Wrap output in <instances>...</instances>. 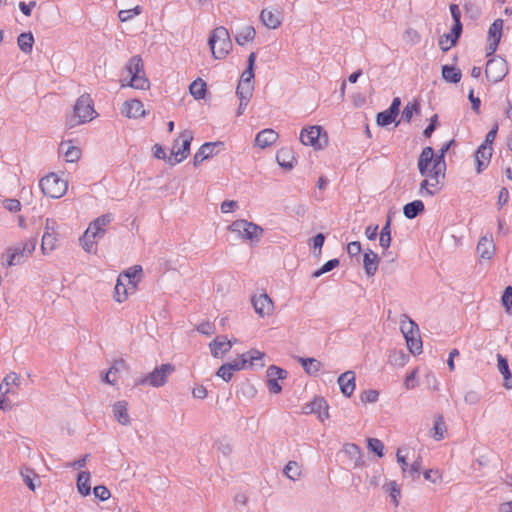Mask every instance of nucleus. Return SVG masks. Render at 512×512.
I'll use <instances>...</instances> for the list:
<instances>
[{"label":"nucleus","mask_w":512,"mask_h":512,"mask_svg":"<svg viewBox=\"0 0 512 512\" xmlns=\"http://www.w3.org/2000/svg\"><path fill=\"white\" fill-rule=\"evenodd\" d=\"M113 414L119 424L124 426L130 424L128 403L125 400L115 402L113 405Z\"/></svg>","instance_id":"obj_25"},{"label":"nucleus","mask_w":512,"mask_h":512,"mask_svg":"<svg viewBox=\"0 0 512 512\" xmlns=\"http://www.w3.org/2000/svg\"><path fill=\"white\" fill-rule=\"evenodd\" d=\"M425 211V205L421 200H414L404 205L403 214L407 219H415Z\"/></svg>","instance_id":"obj_29"},{"label":"nucleus","mask_w":512,"mask_h":512,"mask_svg":"<svg viewBox=\"0 0 512 512\" xmlns=\"http://www.w3.org/2000/svg\"><path fill=\"white\" fill-rule=\"evenodd\" d=\"M125 69L128 74L131 76L142 75L145 73L144 71V63L140 55L132 56L127 64L125 65Z\"/></svg>","instance_id":"obj_30"},{"label":"nucleus","mask_w":512,"mask_h":512,"mask_svg":"<svg viewBox=\"0 0 512 512\" xmlns=\"http://www.w3.org/2000/svg\"><path fill=\"white\" fill-rule=\"evenodd\" d=\"M251 302L255 312L261 317L270 315L274 309L273 302L267 293H261L259 296H253Z\"/></svg>","instance_id":"obj_16"},{"label":"nucleus","mask_w":512,"mask_h":512,"mask_svg":"<svg viewBox=\"0 0 512 512\" xmlns=\"http://www.w3.org/2000/svg\"><path fill=\"white\" fill-rule=\"evenodd\" d=\"M278 134L270 128L264 129L257 133L255 144L260 148H266L276 142Z\"/></svg>","instance_id":"obj_27"},{"label":"nucleus","mask_w":512,"mask_h":512,"mask_svg":"<svg viewBox=\"0 0 512 512\" xmlns=\"http://www.w3.org/2000/svg\"><path fill=\"white\" fill-rule=\"evenodd\" d=\"M497 361H498V370L503 376V386L510 390L512 389V372L510 371L508 360L506 357L501 355L500 353L497 354Z\"/></svg>","instance_id":"obj_26"},{"label":"nucleus","mask_w":512,"mask_h":512,"mask_svg":"<svg viewBox=\"0 0 512 512\" xmlns=\"http://www.w3.org/2000/svg\"><path fill=\"white\" fill-rule=\"evenodd\" d=\"M94 102L88 93L82 94L73 106V115L68 119L70 127L89 122L93 119Z\"/></svg>","instance_id":"obj_2"},{"label":"nucleus","mask_w":512,"mask_h":512,"mask_svg":"<svg viewBox=\"0 0 512 512\" xmlns=\"http://www.w3.org/2000/svg\"><path fill=\"white\" fill-rule=\"evenodd\" d=\"M224 143L221 141L217 142H206L204 143L198 151L195 153L193 157V165L195 167L199 166L204 160L216 155L218 151L216 148L218 146H223Z\"/></svg>","instance_id":"obj_15"},{"label":"nucleus","mask_w":512,"mask_h":512,"mask_svg":"<svg viewBox=\"0 0 512 512\" xmlns=\"http://www.w3.org/2000/svg\"><path fill=\"white\" fill-rule=\"evenodd\" d=\"M339 264H340L339 259H337V258L330 259L327 262H325L319 269L315 270L312 273L311 277L318 278L321 275L332 271L334 268L338 267Z\"/></svg>","instance_id":"obj_48"},{"label":"nucleus","mask_w":512,"mask_h":512,"mask_svg":"<svg viewBox=\"0 0 512 512\" xmlns=\"http://www.w3.org/2000/svg\"><path fill=\"white\" fill-rule=\"evenodd\" d=\"M57 238L55 233H51L48 231H45L42 236V243H41V249L44 254L47 253V251H52L55 248Z\"/></svg>","instance_id":"obj_46"},{"label":"nucleus","mask_w":512,"mask_h":512,"mask_svg":"<svg viewBox=\"0 0 512 512\" xmlns=\"http://www.w3.org/2000/svg\"><path fill=\"white\" fill-rule=\"evenodd\" d=\"M344 452L351 458L355 460V466H360L364 464V460L362 458L361 448L355 443H347L344 445Z\"/></svg>","instance_id":"obj_40"},{"label":"nucleus","mask_w":512,"mask_h":512,"mask_svg":"<svg viewBox=\"0 0 512 512\" xmlns=\"http://www.w3.org/2000/svg\"><path fill=\"white\" fill-rule=\"evenodd\" d=\"M265 354L256 349H251L247 353H243L238 355L237 359L232 362H228L227 365L230 366L231 371H240L246 367V364L249 362L250 366L259 365L260 367L264 366V363H258V361H262Z\"/></svg>","instance_id":"obj_10"},{"label":"nucleus","mask_w":512,"mask_h":512,"mask_svg":"<svg viewBox=\"0 0 512 512\" xmlns=\"http://www.w3.org/2000/svg\"><path fill=\"white\" fill-rule=\"evenodd\" d=\"M379 392L375 389L364 390L360 395L362 403H375L378 400Z\"/></svg>","instance_id":"obj_58"},{"label":"nucleus","mask_w":512,"mask_h":512,"mask_svg":"<svg viewBox=\"0 0 512 512\" xmlns=\"http://www.w3.org/2000/svg\"><path fill=\"white\" fill-rule=\"evenodd\" d=\"M398 114L392 111V109H386L382 112L377 113L376 115V123L380 127H386L393 123Z\"/></svg>","instance_id":"obj_42"},{"label":"nucleus","mask_w":512,"mask_h":512,"mask_svg":"<svg viewBox=\"0 0 512 512\" xmlns=\"http://www.w3.org/2000/svg\"><path fill=\"white\" fill-rule=\"evenodd\" d=\"M454 144H455V140L452 139V140L446 142L445 144H443V146L439 149L438 153L435 155V160H434V168L435 169L442 168V172L445 173V171H446L445 155Z\"/></svg>","instance_id":"obj_35"},{"label":"nucleus","mask_w":512,"mask_h":512,"mask_svg":"<svg viewBox=\"0 0 512 512\" xmlns=\"http://www.w3.org/2000/svg\"><path fill=\"white\" fill-rule=\"evenodd\" d=\"M208 45L215 59H223L232 50V41L228 30L219 26L215 28L209 38Z\"/></svg>","instance_id":"obj_3"},{"label":"nucleus","mask_w":512,"mask_h":512,"mask_svg":"<svg viewBox=\"0 0 512 512\" xmlns=\"http://www.w3.org/2000/svg\"><path fill=\"white\" fill-rule=\"evenodd\" d=\"M361 251L362 246L359 241H352L347 245V253L352 258L356 257L357 261H359Z\"/></svg>","instance_id":"obj_63"},{"label":"nucleus","mask_w":512,"mask_h":512,"mask_svg":"<svg viewBox=\"0 0 512 512\" xmlns=\"http://www.w3.org/2000/svg\"><path fill=\"white\" fill-rule=\"evenodd\" d=\"M434 160V149L431 146H427L422 149L417 163L418 171L421 176L435 180V183H431L432 187L439 185L440 178H445V173L442 172V168H434Z\"/></svg>","instance_id":"obj_1"},{"label":"nucleus","mask_w":512,"mask_h":512,"mask_svg":"<svg viewBox=\"0 0 512 512\" xmlns=\"http://www.w3.org/2000/svg\"><path fill=\"white\" fill-rule=\"evenodd\" d=\"M81 151L78 147L68 146L64 152L65 160L67 162H75L80 158Z\"/></svg>","instance_id":"obj_60"},{"label":"nucleus","mask_w":512,"mask_h":512,"mask_svg":"<svg viewBox=\"0 0 512 512\" xmlns=\"http://www.w3.org/2000/svg\"><path fill=\"white\" fill-rule=\"evenodd\" d=\"M90 481V472L89 471H80L77 474L76 486L78 492L82 496H88L91 493V486L89 484Z\"/></svg>","instance_id":"obj_32"},{"label":"nucleus","mask_w":512,"mask_h":512,"mask_svg":"<svg viewBox=\"0 0 512 512\" xmlns=\"http://www.w3.org/2000/svg\"><path fill=\"white\" fill-rule=\"evenodd\" d=\"M20 50L24 53H30L34 44V37L31 32H22L17 39Z\"/></svg>","instance_id":"obj_41"},{"label":"nucleus","mask_w":512,"mask_h":512,"mask_svg":"<svg viewBox=\"0 0 512 512\" xmlns=\"http://www.w3.org/2000/svg\"><path fill=\"white\" fill-rule=\"evenodd\" d=\"M503 24V20L498 18L490 25L488 30V47L486 50V57H490L496 52L501 41Z\"/></svg>","instance_id":"obj_11"},{"label":"nucleus","mask_w":512,"mask_h":512,"mask_svg":"<svg viewBox=\"0 0 512 512\" xmlns=\"http://www.w3.org/2000/svg\"><path fill=\"white\" fill-rule=\"evenodd\" d=\"M384 489L389 492L390 497L395 506H398L399 501L398 498L401 496V490L398 484L395 481H390L389 483L384 485Z\"/></svg>","instance_id":"obj_54"},{"label":"nucleus","mask_w":512,"mask_h":512,"mask_svg":"<svg viewBox=\"0 0 512 512\" xmlns=\"http://www.w3.org/2000/svg\"><path fill=\"white\" fill-rule=\"evenodd\" d=\"M501 301L506 311L512 315V286H507L504 289Z\"/></svg>","instance_id":"obj_57"},{"label":"nucleus","mask_w":512,"mask_h":512,"mask_svg":"<svg viewBox=\"0 0 512 512\" xmlns=\"http://www.w3.org/2000/svg\"><path fill=\"white\" fill-rule=\"evenodd\" d=\"M407 347L409 351L413 354H420L422 352V340L420 338L419 332L416 334H412L411 336H407L405 338Z\"/></svg>","instance_id":"obj_43"},{"label":"nucleus","mask_w":512,"mask_h":512,"mask_svg":"<svg viewBox=\"0 0 512 512\" xmlns=\"http://www.w3.org/2000/svg\"><path fill=\"white\" fill-rule=\"evenodd\" d=\"M477 252L484 259H491L495 252V245L493 241L482 237L477 244Z\"/></svg>","instance_id":"obj_33"},{"label":"nucleus","mask_w":512,"mask_h":512,"mask_svg":"<svg viewBox=\"0 0 512 512\" xmlns=\"http://www.w3.org/2000/svg\"><path fill=\"white\" fill-rule=\"evenodd\" d=\"M439 121H438V115L434 114L429 121V124L423 131V136L425 138H430L433 134V132L438 128Z\"/></svg>","instance_id":"obj_61"},{"label":"nucleus","mask_w":512,"mask_h":512,"mask_svg":"<svg viewBox=\"0 0 512 512\" xmlns=\"http://www.w3.org/2000/svg\"><path fill=\"white\" fill-rule=\"evenodd\" d=\"M175 371V366L170 363L156 366L154 370L147 375L136 380L135 385H149L151 387H162L167 381L169 375Z\"/></svg>","instance_id":"obj_5"},{"label":"nucleus","mask_w":512,"mask_h":512,"mask_svg":"<svg viewBox=\"0 0 512 512\" xmlns=\"http://www.w3.org/2000/svg\"><path fill=\"white\" fill-rule=\"evenodd\" d=\"M283 473L287 478L294 481L300 476L301 471L296 461H289L284 467Z\"/></svg>","instance_id":"obj_50"},{"label":"nucleus","mask_w":512,"mask_h":512,"mask_svg":"<svg viewBox=\"0 0 512 512\" xmlns=\"http://www.w3.org/2000/svg\"><path fill=\"white\" fill-rule=\"evenodd\" d=\"M432 430H433V437L435 440L443 439L444 432L446 430V425H445L443 416L439 415L436 417Z\"/></svg>","instance_id":"obj_52"},{"label":"nucleus","mask_w":512,"mask_h":512,"mask_svg":"<svg viewBox=\"0 0 512 512\" xmlns=\"http://www.w3.org/2000/svg\"><path fill=\"white\" fill-rule=\"evenodd\" d=\"M42 193L50 198H61L67 191V181L61 179L56 173H50L41 178L39 182Z\"/></svg>","instance_id":"obj_6"},{"label":"nucleus","mask_w":512,"mask_h":512,"mask_svg":"<svg viewBox=\"0 0 512 512\" xmlns=\"http://www.w3.org/2000/svg\"><path fill=\"white\" fill-rule=\"evenodd\" d=\"M93 494L95 498L99 499L100 501H105L111 496L109 489L104 485L95 486L93 489Z\"/></svg>","instance_id":"obj_62"},{"label":"nucleus","mask_w":512,"mask_h":512,"mask_svg":"<svg viewBox=\"0 0 512 512\" xmlns=\"http://www.w3.org/2000/svg\"><path fill=\"white\" fill-rule=\"evenodd\" d=\"M211 355L214 358H220L222 355L226 354L232 348V341L227 338V336H217L212 342L209 344Z\"/></svg>","instance_id":"obj_20"},{"label":"nucleus","mask_w":512,"mask_h":512,"mask_svg":"<svg viewBox=\"0 0 512 512\" xmlns=\"http://www.w3.org/2000/svg\"><path fill=\"white\" fill-rule=\"evenodd\" d=\"M380 258L371 249H367L363 254V267L368 277L374 276L378 270Z\"/></svg>","instance_id":"obj_22"},{"label":"nucleus","mask_w":512,"mask_h":512,"mask_svg":"<svg viewBox=\"0 0 512 512\" xmlns=\"http://www.w3.org/2000/svg\"><path fill=\"white\" fill-rule=\"evenodd\" d=\"M402 317L404 319L400 321V330L404 338H406L407 336L409 337L414 333L417 334L419 332V327L417 323L410 319L406 314H404Z\"/></svg>","instance_id":"obj_39"},{"label":"nucleus","mask_w":512,"mask_h":512,"mask_svg":"<svg viewBox=\"0 0 512 512\" xmlns=\"http://www.w3.org/2000/svg\"><path fill=\"white\" fill-rule=\"evenodd\" d=\"M421 112L420 102L418 100H413L412 102H408L404 107L401 115V119L404 122L410 123L414 114L418 115Z\"/></svg>","instance_id":"obj_38"},{"label":"nucleus","mask_w":512,"mask_h":512,"mask_svg":"<svg viewBox=\"0 0 512 512\" xmlns=\"http://www.w3.org/2000/svg\"><path fill=\"white\" fill-rule=\"evenodd\" d=\"M341 393L345 397H351L356 384H355V373L352 370L345 371L342 373L337 380Z\"/></svg>","instance_id":"obj_19"},{"label":"nucleus","mask_w":512,"mask_h":512,"mask_svg":"<svg viewBox=\"0 0 512 512\" xmlns=\"http://www.w3.org/2000/svg\"><path fill=\"white\" fill-rule=\"evenodd\" d=\"M300 141L306 146H312L315 149H321L324 145L327 144L328 137L323 127L310 126L301 130Z\"/></svg>","instance_id":"obj_9"},{"label":"nucleus","mask_w":512,"mask_h":512,"mask_svg":"<svg viewBox=\"0 0 512 512\" xmlns=\"http://www.w3.org/2000/svg\"><path fill=\"white\" fill-rule=\"evenodd\" d=\"M128 86L134 89L146 90L149 89L150 82L145 73H143L142 75L131 76L128 82Z\"/></svg>","instance_id":"obj_45"},{"label":"nucleus","mask_w":512,"mask_h":512,"mask_svg":"<svg viewBox=\"0 0 512 512\" xmlns=\"http://www.w3.org/2000/svg\"><path fill=\"white\" fill-rule=\"evenodd\" d=\"M142 267L140 265H134L129 268L127 271L123 272L119 276H122V279L125 278L128 280L129 284H132L133 288L136 287L137 281H135L136 277H139L142 274Z\"/></svg>","instance_id":"obj_47"},{"label":"nucleus","mask_w":512,"mask_h":512,"mask_svg":"<svg viewBox=\"0 0 512 512\" xmlns=\"http://www.w3.org/2000/svg\"><path fill=\"white\" fill-rule=\"evenodd\" d=\"M277 163L286 170H291L294 167L295 157L293 151L289 147H283L276 153Z\"/></svg>","instance_id":"obj_24"},{"label":"nucleus","mask_w":512,"mask_h":512,"mask_svg":"<svg viewBox=\"0 0 512 512\" xmlns=\"http://www.w3.org/2000/svg\"><path fill=\"white\" fill-rule=\"evenodd\" d=\"M37 239L29 238L23 243H19L13 248L7 250V265L15 266L24 262V260L35 250Z\"/></svg>","instance_id":"obj_7"},{"label":"nucleus","mask_w":512,"mask_h":512,"mask_svg":"<svg viewBox=\"0 0 512 512\" xmlns=\"http://www.w3.org/2000/svg\"><path fill=\"white\" fill-rule=\"evenodd\" d=\"M228 230L237 233L242 239L249 240L251 243H259L264 229L254 222L245 219H237L233 221Z\"/></svg>","instance_id":"obj_4"},{"label":"nucleus","mask_w":512,"mask_h":512,"mask_svg":"<svg viewBox=\"0 0 512 512\" xmlns=\"http://www.w3.org/2000/svg\"><path fill=\"white\" fill-rule=\"evenodd\" d=\"M113 220V214L107 213L99 216L93 222L90 223L86 230V237H102L105 234V227L109 225Z\"/></svg>","instance_id":"obj_13"},{"label":"nucleus","mask_w":512,"mask_h":512,"mask_svg":"<svg viewBox=\"0 0 512 512\" xmlns=\"http://www.w3.org/2000/svg\"><path fill=\"white\" fill-rule=\"evenodd\" d=\"M141 13H142V7L137 5L132 9L120 10L118 13V17L121 22H127L130 19H132L134 16L140 15Z\"/></svg>","instance_id":"obj_56"},{"label":"nucleus","mask_w":512,"mask_h":512,"mask_svg":"<svg viewBox=\"0 0 512 512\" xmlns=\"http://www.w3.org/2000/svg\"><path fill=\"white\" fill-rule=\"evenodd\" d=\"M189 91H190V94L194 97V99H196V100L205 99V96L207 93V84L201 78H197L190 84Z\"/></svg>","instance_id":"obj_36"},{"label":"nucleus","mask_w":512,"mask_h":512,"mask_svg":"<svg viewBox=\"0 0 512 512\" xmlns=\"http://www.w3.org/2000/svg\"><path fill=\"white\" fill-rule=\"evenodd\" d=\"M260 19L263 25L269 29H276L281 25V14L277 10L263 9L260 13Z\"/></svg>","instance_id":"obj_23"},{"label":"nucleus","mask_w":512,"mask_h":512,"mask_svg":"<svg viewBox=\"0 0 512 512\" xmlns=\"http://www.w3.org/2000/svg\"><path fill=\"white\" fill-rule=\"evenodd\" d=\"M493 148L491 146L480 145L475 151L476 172L482 173L489 165L492 157Z\"/></svg>","instance_id":"obj_18"},{"label":"nucleus","mask_w":512,"mask_h":512,"mask_svg":"<svg viewBox=\"0 0 512 512\" xmlns=\"http://www.w3.org/2000/svg\"><path fill=\"white\" fill-rule=\"evenodd\" d=\"M256 31L253 26L247 25L242 28H240L236 35H235V41L238 45L243 46L247 42L252 41L255 38Z\"/></svg>","instance_id":"obj_34"},{"label":"nucleus","mask_w":512,"mask_h":512,"mask_svg":"<svg viewBox=\"0 0 512 512\" xmlns=\"http://www.w3.org/2000/svg\"><path fill=\"white\" fill-rule=\"evenodd\" d=\"M128 297V288L126 284L122 282V276H119L117 279V283L114 287V295L113 298L115 301L121 303L125 301Z\"/></svg>","instance_id":"obj_44"},{"label":"nucleus","mask_w":512,"mask_h":512,"mask_svg":"<svg viewBox=\"0 0 512 512\" xmlns=\"http://www.w3.org/2000/svg\"><path fill=\"white\" fill-rule=\"evenodd\" d=\"M253 84L239 82L236 88V95L239 99L250 100L252 97Z\"/></svg>","instance_id":"obj_49"},{"label":"nucleus","mask_w":512,"mask_h":512,"mask_svg":"<svg viewBox=\"0 0 512 512\" xmlns=\"http://www.w3.org/2000/svg\"><path fill=\"white\" fill-rule=\"evenodd\" d=\"M488 59L485 68V76L488 81L498 83L504 79L509 72L507 61L498 55H491Z\"/></svg>","instance_id":"obj_8"},{"label":"nucleus","mask_w":512,"mask_h":512,"mask_svg":"<svg viewBox=\"0 0 512 512\" xmlns=\"http://www.w3.org/2000/svg\"><path fill=\"white\" fill-rule=\"evenodd\" d=\"M288 375V372L276 365H270L267 369V388L270 393L279 394L282 391V386L279 384V380H284Z\"/></svg>","instance_id":"obj_12"},{"label":"nucleus","mask_w":512,"mask_h":512,"mask_svg":"<svg viewBox=\"0 0 512 512\" xmlns=\"http://www.w3.org/2000/svg\"><path fill=\"white\" fill-rule=\"evenodd\" d=\"M21 476L23 478L24 483L27 485V487L30 490L35 491L36 484H35L34 480L38 476L34 473V471L30 468H25L24 470L21 471Z\"/></svg>","instance_id":"obj_55"},{"label":"nucleus","mask_w":512,"mask_h":512,"mask_svg":"<svg viewBox=\"0 0 512 512\" xmlns=\"http://www.w3.org/2000/svg\"><path fill=\"white\" fill-rule=\"evenodd\" d=\"M298 361L304 371L311 376H316L322 366L319 360L312 357H299Z\"/></svg>","instance_id":"obj_31"},{"label":"nucleus","mask_w":512,"mask_h":512,"mask_svg":"<svg viewBox=\"0 0 512 512\" xmlns=\"http://www.w3.org/2000/svg\"><path fill=\"white\" fill-rule=\"evenodd\" d=\"M367 448L380 458L384 456V444L377 438H368Z\"/></svg>","instance_id":"obj_51"},{"label":"nucleus","mask_w":512,"mask_h":512,"mask_svg":"<svg viewBox=\"0 0 512 512\" xmlns=\"http://www.w3.org/2000/svg\"><path fill=\"white\" fill-rule=\"evenodd\" d=\"M451 17L453 19V24L455 25V30L459 28V26H463L461 22V11L457 4H450L449 6Z\"/></svg>","instance_id":"obj_59"},{"label":"nucleus","mask_w":512,"mask_h":512,"mask_svg":"<svg viewBox=\"0 0 512 512\" xmlns=\"http://www.w3.org/2000/svg\"><path fill=\"white\" fill-rule=\"evenodd\" d=\"M463 32V26H459L455 30V25L451 26L450 32L440 36L438 45L443 52H447L452 47L456 46Z\"/></svg>","instance_id":"obj_17"},{"label":"nucleus","mask_w":512,"mask_h":512,"mask_svg":"<svg viewBox=\"0 0 512 512\" xmlns=\"http://www.w3.org/2000/svg\"><path fill=\"white\" fill-rule=\"evenodd\" d=\"M391 222V217L388 215L385 225L382 227L380 232L379 244L384 250H387L391 245Z\"/></svg>","instance_id":"obj_37"},{"label":"nucleus","mask_w":512,"mask_h":512,"mask_svg":"<svg viewBox=\"0 0 512 512\" xmlns=\"http://www.w3.org/2000/svg\"><path fill=\"white\" fill-rule=\"evenodd\" d=\"M441 74H442V78L446 82L452 83V84L459 83L461 80V77H462V72L458 67H456L454 65H448V64L442 66Z\"/></svg>","instance_id":"obj_28"},{"label":"nucleus","mask_w":512,"mask_h":512,"mask_svg":"<svg viewBox=\"0 0 512 512\" xmlns=\"http://www.w3.org/2000/svg\"><path fill=\"white\" fill-rule=\"evenodd\" d=\"M122 114L128 118L143 117L145 115L143 103L137 99L125 101L122 107Z\"/></svg>","instance_id":"obj_21"},{"label":"nucleus","mask_w":512,"mask_h":512,"mask_svg":"<svg viewBox=\"0 0 512 512\" xmlns=\"http://www.w3.org/2000/svg\"><path fill=\"white\" fill-rule=\"evenodd\" d=\"M193 140V133L189 130H185L180 134L179 139L175 140L174 147L172 149V155L180 156L184 160L190 153V146Z\"/></svg>","instance_id":"obj_14"},{"label":"nucleus","mask_w":512,"mask_h":512,"mask_svg":"<svg viewBox=\"0 0 512 512\" xmlns=\"http://www.w3.org/2000/svg\"><path fill=\"white\" fill-rule=\"evenodd\" d=\"M216 375L225 382H229L233 377V371L230 370V366L227 363H224L218 368Z\"/></svg>","instance_id":"obj_64"},{"label":"nucleus","mask_w":512,"mask_h":512,"mask_svg":"<svg viewBox=\"0 0 512 512\" xmlns=\"http://www.w3.org/2000/svg\"><path fill=\"white\" fill-rule=\"evenodd\" d=\"M431 183H435V180H431L430 178L422 180L420 183L419 193L421 195L426 194L429 196H434L440 190V187H438V185L436 187H432Z\"/></svg>","instance_id":"obj_53"}]
</instances>
